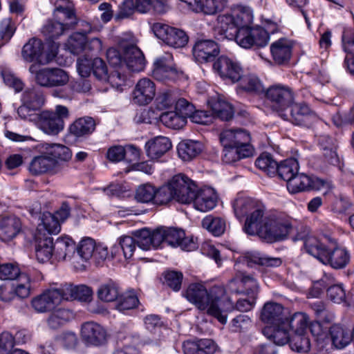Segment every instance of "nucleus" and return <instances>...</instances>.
Returning a JSON list of instances; mask_svg holds the SVG:
<instances>
[{
    "label": "nucleus",
    "instance_id": "412c9836",
    "mask_svg": "<svg viewBox=\"0 0 354 354\" xmlns=\"http://www.w3.org/2000/svg\"><path fill=\"white\" fill-rule=\"evenodd\" d=\"M124 65L132 72H139L145 67L142 52L135 45L123 46Z\"/></svg>",
    "mask_w": 354,
    "mask_h": 354
},
{
    "label": "nucleus",
    "instance_id": "bb28decb",
    "mask_svg": "<svg viewBox=\"0 0 354 354\" xmlns=\"http://www.w3.org/2000/svg\"><path fill=\"white\" fill-rule=\"evenodd\" d=\"M192 202L197 210L205 212L214 208L217 202V196L212 188L201 189L198 190Z\"/></svg>",
    "mask_w": 354,
    "mask_h": 354
},
{
    "label": "nucleus",
    "instance_id": "7ed1b4c3",
    "mask_svg": "<svg viewBox=\"0 0 354 354\" xmlns=\"http://www.w3.org/2000/svg\"><path fill=\"white\" fill-rule=\"evenodd\" d=\"M264 93L272 109L277 112L282 118H288L286 111L295 102L293 90L288 86L277 84L269 86Z\"/></svg>",
    "mask_w": 354,
    "mask_h": 354
},
{
    "label": "nucleus",
    "instance_id": "ea45409f",
    "mask_svg": "<svg viewBox=\"0 0 354 354\" xmlns=\"http://www.w3.org/2000/svg\"><path fill=\"white\" fill-rule=\"evenodd\" d=\"M46 153L50 158L55 160V166L59 169L60 163L68 161L72 156L71 151L67 147L59 144H45Z\"/></svg>",
    "mask_w": 354,
    "mask_h": 354
},
{
    "label": "nucleus",
    "instance_id": "0eeeda50",
    "mask_svg": "<svg viewBox=\"0 0 354 354\" xmlns=\"http://www.w3.org/2000/svg\"><path fill=\"white\" fill-rule=\"evenodd\" d=\"M29 71L35 75V80L37 84L45 88L63 86L69 81L68 74L59 68H43L35 70V66L31 65Z\"/></svg>",
    "mask_w": 354,
    "mask_h": 354
},
{
    "label": "nucleus",
    "instance_id": "e433bc0d",
    "mask_svg": "<svg viewBox=\"0 0 354 354\" xmlns=\"http://www.w3.org/2000/svg\"><path fill=\"white\" fill-rule=\"evenodd\" d=\"M20 220L15 217H5L0 219V239L8 241L17 236L21 230Z\"/></svg>",
    "mask_w": 354,
    "mask_h": 354
},
{
    "label": "nucleus",
    "instance_id": "13d9d810",
    "mask_svg": "<svg viewBox=\"0 0 354 354\" xmlns=\"http://www.w3.org/2000/svg\"><path fill=\"white\" fill-rule=\"evenodd\" d=\"M350 256L345 248L333 241V268H344L349 262Z\"/></svg>",
    "mask_w": 354,
    "mask_h": 354
},
{
    "label": "nucleus",
    "instance_id": "de8ad7c7",
    "mask_svg": "<svg viewBox=\"0 0 354 354\" xmlns=\"http://www.w3.org/2000/svg\"><path fill=\"white\" fill-rule=\"evenodd\" d=\"M160 121L167 127L173 129L183 128L186 122L187 118L175 111H167L160 115Z\"/></svg>",
    "mask_w": 354,
    "mask_h": 354
},
{
    "label": "nucleus",
    "instance_id": "393cba45",
    "mask_svg": "<svg viewBox=\"0 0 354 354\" xmlns=\"http://www.w3.org/2000/svg\"><path fill=\"white\" fill-rule=\"evenodd\" d=\"M152 75L158 81L174 82L182 75V72L177 71L165 59H158L154 62Z\"/></svg>",
    "mask_w": 354,
    "mask_h": 354
},
{
    "label": "nucleus",
    "instance_id": "aec40b11",
    "mask_svg": "<svg viewBox=\"0 0 354 354\" xmlns=\"http://www.w3.org/2000/svg\"><path fill=\"white\" fill-rule=\"evenodd\" d=\"M286 312L280 304L267 302L264 304L261 312V320L271 326L283 324L286 321Z\"/></svg>",
    "mask_w": 354,
    "mask_h": 354
},
{
    "label": "nucleus",
    "instance_id": "dca6fc26",
    "mask_svg": "<svg viewBox=\"0 0 354 354\" xmlns=\"http://www.w3.org/2000/svg\"><path fill=\"white\" fill-rule=\"evenodd\" d=\"M325 185V181L307 176L305 174H299V171L287 183V189L291 194L308 191L310 189H319Z\"/></svg>",
    "mask_w": 354,
    "mask_h": 354
},
{
    "label": "nucleus",
    "instance_id": "f704fd0d",
    "mask_svg": "<svg viewBox=\"0 0 354 354\" xmlns=\"http://www.w3.org/2000/svg\"><path fill=\"white\" fill-rule=\"evenodd\" d=\"M203 149V144L193 140H183L177 147L178 155L184 161L193 160L202 152Z\"/></svg>",
    "mask_w": 354,
    "mask_h": 354
},
{
    "label": "nucleus",
    "instance_id": "6ab92c4d",
    "mask_svg": "<svg viewBox=\"0 0 354 354\" xmlns=\"http://www.w3.org/2000/svg\"><path fill=\"white\" fill-rule=\"evenodd\" d=\"M60 291L63 301L78 300L89 302L92 299L93 291L91 288L85 285L74 286L72 283L61 285Z\"/></svg>",
    "mask_w": 354,
    "mask_h": 354
},
{
    "label": "nucleus",
    "instance_id": "bf43d9fd",
    "mask_svg": "<svg viewBox=\"0 0 354 354\" xmlns=\"http://www.w3.org/2000/svg\"><path fill=\"white\" fill-rule=\"evenodd\" d=\"M239 88L247 92L256 94L263 93V87L261 81L253 75L245 76L241 82Z\"/></svg>",
    "mask_w": 354,
    "mask_h": 354
},
{
    "label": "nucleus",
    "instance_id": "4d7b16f0",
    "mask_svg": "<svg viewBox=\"0 0 354 354\" xmlns=\"http://www.w3.org/2000/svg\"><path fill=\"white\" fill-rule=\"evenodd\" d=\"M352 337L348 330L339 325L333 326V346L337 348H343L351 341Z\"/></svg>",
    "mask_w": 354,
    "mask_h": 354
},
{
    "label": "nucleus",
    "instance_id": "338daca9",
    "mask_svg": "<svg viewBox=\"0 0 354 354\" xmlns=\"http://www.w3.org/2000/svg\"><path fill=\"white\" fill-rule=\"evenodd\" d=\"M139 304L137 296L133 292H128L123 294L119 298L116 308L120 311L133 309Z\"/></svg>",
    "mask_w": 354,
    "mask_h": 354
},
{
    "label": "nucleus",
    "instance_id": "9b49d317",
    "mask_svg": "<svg viewBox=\"0 0 354 354\" xmlns=\"http://www.w3.org/2000/svg\"><path fill=\"white\" fill-rule=\"evenodd\" d=\"M171 181L174 199L183 204L192 203L198 190L194 182L183 174L174 176Z\"/></svg>",
    "mask_w": 354,
    "mask_h": 354
},
{
    "label": "nucleus",
    "instance_id": "0e129e2a",
    "mask_svg": "<svg viewBox=\"0 0 354 354\" xmlns=\"http://www.w3.org/2000/svg\"><path fill=\"white\" fill-rule=\"evenodd\" d=\"M243 149L233 147L231 146L223 147L222 161L225 164H232L241 158H248L250 156H245Z\"/></svg>",
    "mask_w": 354,
    "mask_h": 354
},
{
    "label": "nucleus",
    "instance_id": "052dcab7",
    "mask_svg": "<svg viewBox=\"0 0 354 354\" xmlns=\"http://www.w3.org/2000/svg\"><path fill=\"white\" fill-rule=\"evenodd\" d=\"M241 287H243V294L248 297H257L259 287L257 281L252 276L241 272Z\"/></svg>",
    "mask_w": 354,
    "mask_h": 354
},
{
    "label": "nucleus",
    "instance_id": "a18cd8bd",
    "mask_svg": "<svg viewBox=\"0 0 354 354\" xmlns=\"http://www.w3.org/2000/svg\"><path fill=\"white\" fill-rule=\"evenodd\" d=\"M22 103L33 109H39L44 104V96L39 90L32 88L26 89L22 94Z\"/></svg>",
    "mask_w": 354,
    "mask_h": 354
},
{
    "label": "nucleus",
    "instance_id": "b1692460",
    "mask_svg": "<svg viewBox=\"0 0 354 354\" xmlns=\"http://www.w3.org/2000/svg\"><path fill=\"white\" fill-rule=\"evenodd\" d=\"M239 26L232 15H223L218 17L217 35L219 39L234 40L239 31Z\"/></svg>",
    "mask_w": 354,
    "mask_h": 354
},
{
    "label": "nucleus",
    "instance_id": "2eb2a0df",
    "mask_svg": "<svg viewBox=\"0 0 354 354\" xmlns=\"http://www.w3.org/2000/svg\"><path fill=\"white\" fill-rule=\"evenodd\" d=\"M155 95V83L149 78H142L138 81L132 91V102L140 106L147 105Z\"/></svg>",
    "mask_w": 354,
    "mask_h": 354
},
{
    "label": "nucleus",
    "instance_id": "09e8293b",
    "mask_svg": "<svg viewBox=\"0 0 354 354\" xmlns=\"http://www.w3.org/2000/svg\"><path fill=\"white\" fill-rule=\"evenodd\" d=\"M212 110L216 117L222 120H229L234 115L232 105L224 100L218 99L212 104Z\"/></svg>",
    "mask_w": 354,
    "mask_h": 354
},
{
    "label": "nucleus",
    "instance_id": "4468645a",
    "mask_svg": "<svg viewBox=\"0 0 354 354\" xmlns=\"http://www.w3.org/2000/svg\"><path fill=\"white\" fill-rule=\"evenodd\" d=\"M213 68L222 79L232 83L239 82L242 77L240 65L226 56L219 57L214 63Z\"/></svg>",
    "mask_w": 354,
    "mask_h": 354
},
{
    "label": "nucleus",
    "instance_id": "473e14b6",
    "mask_svg": "<svg viewBox=\"0 0 354 354\" xmlns=\"http://www.w3.org/2000/svg\"><path fill=\"white\" fill-rule=\"evenodd\" d=\"M95 243L93 239L86 238L82 239L78 247L76 248L77 252L74 251V255L72 256L73 263H82L79 266H76L79 269L84 268V262H86L93 257L95 250Z\"/></svg>",
    "mask_w": 354,
    "mask_h": 354
},
{
    "label": "nucleus",
    "instance_id": "3c124183",
    "mask_svg": "<svg viewBox=\"0 0 354 354\" xmlns=\"http://www.w3.org/2000/svg\"><path fill=\"white\" fill-rule=\"evenodd\" d=\"M97 297L103 301L111 302L118 299L119 296L118 286L111 281L100 286L97 292Z\"/></svg>",
    "mask_w": 354,
    "mask_h": 354
},
{
    "label": "nucleus",
    "instance_id": "6e6d98bb",
    "mask_svg": "<svg viewBox=\"0 0 354 354\" xmlns=\"http://www.w3.org/2000/svg\"><path fill=\"white\" fill-rule=\"evenodd\" d=\"M255 203L250 198H240L234 203V210L237 218H243L256 209Z\"/></svg>",
    "mask_w": 354,
    "mask_h": 354
},
{
    "label": "nucleus",
    "instance_id": "603ef678",
    "mask_svg": "<svg viewBox=\"0 0 354 354\" xmlns=\"http://www.w3.org/2000/svg\"><path fill=\"white\" fill-rule=\"evenodd\" d=\"M172 199H174V193L171 180L167 185L160 187L158 189H155L154 205H166Z\"/></svg>",
    "mask_w": 354,
    "mask_h": 354
},
{
    "label": "nucleus",
    "instance_id": "680f3d73",
    "mask_svg": "<svg viewBox=\"0 0 354 354\" xmlns=\"http://www.w3.org/2000/svg\"><path fill=\"white\" fill-rule=\"evenodd\" d=\"M155 189L156 187L150 184H144L139 186L136 192V200L140 203H152L153 204Z\"/></svg>",
    "mask_w": 354,
    "mask_h": 354
},
{
    "label": "nucleus",
    "instance_id": "a878e982",
    "mask_svg": "<svg viewBox=\"0 0 354 354\" xmlns=\"http://www.w3.org/2000/svg\"><path fill=\"white\" fill-rule=\"evenodd\" d=\"M304 245L309 254L316 257L324 264L332 265L331 252L315 236H309Z\"/></svg>",
    "mask_w": 354,
    "mask_h": 354
},
{
    "label": "nucleus",
    "instance_id": "20e7f679",
    "mask_svg": "<svg viewBox=\"0 0 354 354\" xmlns=\"http://www.w3.org/2000/svg\"><path fill=\"white\" fill-rule=\"evenodd\" d=\"M292 229V224L288 219L274 215L265 216L259 236L266 242L273 243L284 239Z\"/></svg>",
    "mask_w": 354,
    "mask_h": 354
},
{
    "label": "nucleus",
    "instance_id": "f8f14e48",
    "mask_svg": "<svg viewBox=\"0 0 354 354\" xmlns=\"http://www.w3.org/2000/svg\"><path fill=\"white\" fill-rule=\"evenodd\" d=\"M62 301L63 297L60 287L51 288L33 297L30 304L35 312L45 313L53 310Z\"/></svg>",
    "mask_w": 354,
    "mask_h": 354
},
{
    "label": "nucleus",
    "instance_id": "4c0bfd02",
    "mask_svg": "<svg viewBox=\"0 0 354 354\" xmlns=\"http://www.w3.org/2000/svg\"><path fill=\"white\" fill-rule=\"evenodd\" d=\"M96 122L91 117L76 120L69 127L70 133L77 138L86 137L95 131Z\"/></svg>",
    "mask_w": 354,
    "mask_h": 354
},
{
    "label": "nucleus",
    "instance_id": "49530a36",
    "mask_svg": "<svg viewBox=\"0 0 354 354\" xmlns=\"http://www.w3.org/2000/svg\"><path fill=\"white\" fill-rule=\"evenodd\" d=\"M72 317V313L65 308L54 310L48 317V326L52 329H57L68 322Z\"/></svg>",
    "mask_w": 354,
    "mask_h": 354
},
{
    "label": "nucleus",
    "instance_id": "72a5a7b5",
    "mask_svg": "<svg viewBox=\"0 0 354 354\" xmlns=\"http://www.w3.org/2000/svg\"><path fill=\"white\" fill-rule=\"evenodd\" d=\"M270 52L275 63L283 64L291 57L292 46L288 40L280 39L271 44Z\"/></svg>",
    "mask_w": 354,
    "mask_h": 354
},
{
    "label": "nucleus",
    "instance_id": "f03ea898",
    "mask_svg": "<svg viewBox=\"0 0 354 354\" xmlns=\"http://www.w3.org/2000/svg\"><path fill=\"white\" fill-rule=\"evenodd\" d=\"M312 308L318 321L312 326L311 332L316 336L317 344L323 349L326 345L332 344V315L322 301L314 303Z\"/></svg>",
    "mask_w": 354,
    "mask_h": 354
},
{
    "label": "nucleus",
    "instance_id": "9d476101",
    "mask_svg": "<svg viewBox=\"0 0 354 354\" xmlns=\"http://www.w3.org/2000/svg\"><path fill=\"white\" fill-rule=\"evenodd\" d=\"M86 28L82 32H76L72 34L66 43V48L74 55H78L86 49L91 51L98 52L102 49V41L97 37L87 41L86 34L91 30L90 24H86Z\"/></svg>",
    "mask_w": 354,
    "mask_h": 354
},
{
    "label": "nucleus",
    "instance_id": "c85d7f7f",
    "mask_svg": "<svg viewBox=\"0 0 354 354\" xmlns=\"http://www.w3.org/2000/svg\"><path fill=\"white\" fill-rule=\"evenodd\" d=\"M171 142L168 138L156 137L146 143L147 155L151 160H158L171 148Z\"/></svg>",
    "mask_w": 354,
    "mask_h": 354
},
{
    "label": "nucleus",
    "instance_id": "58836bf2",
    "mask_svg": "<svg viewBox=\"0 0 354 354\" xmlns=\"http://www.w3.org/2000/svg\"><path fill=\"white\" fill-rule=\"evenodd\" d=\"M55 160H50L46 152L44 154L35 157L29 167L30 171L35 174H41L47 172H57L58 169L55 166Z\"/></svg>",
    "mask_w": 354,
    "mask_h": 354
},
{
    "label": "nucleus",
    "instance_id": "7c9ffc66",
    "mask_svg": "<svg viewBox=\"0 0 354 354\" xmlns=\"http://www.w3.org/2000/svg\"><path fill=\"white\" fill-rule=\"evenodd\" d=\"M75 242L69 237H59L53 241V257L57 260H66L71 258L75 250Z\"/></svg>",
    "mask_w": 354,
    "mask_h": 354
},
{
    "label": "nucleus",
    "instance_id": "a19ab883",
    "mask_svg": "<svg viewBox=\"0 0 354 354\" xmlns=\"http://www.w3.org/2000/svg\"><path fill=\"white\" fill-rule=\"evenodd\" d=\"M286 325L293 333H307L309 324L308 316L304 313L297 312L286 316Z\"/></svg>",
    "mask_w": 354,
    "mask_h": 354
},
{
    "label": "nucleus",
    "instance_id": "69168bd1",
    "mask_svg": "<svg viewBox=\"0 0 354 354\" xmlns=\"http://www.w3.org/2000/svg\"><path fill=\"white\" fill-rule=\"evenodd\" d=\"M252 47H264L269 40V35L266 30L260 26L250 27Z\"/></svg>",
    "mask_w": 354,
    "mask_h": 354
},
{
    "label": "nucleus",
    "instance_id": "39448f33",
    "mask_svg": "<svg viewBox=\"0 0 354 354\" xmlns=\"http://www.w3.org/2000/svg\"><path fill=\"white\" fill-rule=\"evenodd\" d=\"M69 115L66 106L57 105L55 111H44L39 113L36 125L45 133L48 135H57L63 130L64 120Z\"/></svg>",
    "mask_w": 354,
    "mask_h": 354
},
{
    "label": "nucleus",
    "instance_id": "c756f323",
    "mask_svg": "<svg viewBox=\"0 0 354 354\" xmlns=\"http://www.w3.org/2000/svg\"><path fill=\"white\" fill-rule=\"evenodd\" d=\"M263 333L276 345L283 346L287 343L290 344L291 336L289 335V328L286 321L283 322V324L265 328Z\"/></svg>",
    "mask_w": 354,
    "mask_h": 354
},
{
    "label": "nucleus",
    "instance_id": "ddd939ff",
    "mask_svg": "<svg viewBox=\"0 0 354 354\" xmlns=\"http://www.w3.org/2000/svg\"><path fill=\"white\" fill-rule=\"evenodd\" d=\"M290 110L288 118L284 120L290 121L298 126L310 127L318 121V116L315 111L306 104L293 103Z\"/></svg>",
    "mask_w": 354,
    "mask_h": 354
},
{
    "label": "nucleus",
    "instance_id": "c9c22d12",
    "mask_svg": "<svg viewBox=\"0 0 354 354\" xmlns=\"http://www.w3.org/2000/svg\"><path fill=\"white\" fill-rule=\"evenodd\" d=\"M243 263L248 267H253L255 265L278 267L281 264L282 261L280 258L270 257L255 252H248L243 256Z\"/></svg>",
    "mask_w": 354,
    "mask_h": 354
},
{
    "label": "nucleus",
    "instance_id": "774afa93",
    "mask_svg": "<svg viewBox=\"0 0 354 354\" xmlns=\"http://www.w3.org/2000/svg\"><path fill=\"white\" fill-rule=\"evenodd\" d=\"M42 226L48 234H58L61 230L60 221L50 212H46L42 216Z\"/></svg>",
    "mask_w": 354,
    "mask_h": 354
},
{
    "label": "nucleus",
    "instance_id": "e2e57ef3",
    "mask_svg": "<svg viewBox=\"0 0 354 354\" xmlns=\"http://www.w3.org/2000/svg\"><path fill=\"white\" fill-rule=\"evenodd\" d=\"M233 17L239 26H248V24L252 21L253 16L250 8L243 6H238L233 11Z\"/></svg>",
    "mask_w": 354,
    "mask_h": 354
},
{
    "label": "nucleus",
    "instance_id": "a211bd4d",
    "mask_svg": "<svg viewBox=\"0 0 354 354\" xmlns=\"http://www.w3.org/2000/svg\"><path fill=\"white\" fill-rule=\"evenodd\" d=\"M192 52L196 62L206 63L213 61L220 49L218 44L212 39H200L196 41Z\"/></svg>",
    "mask_w": 354,
    "mask_h": 354
},
{
    "label": "nucleus",
    "instance_id": "1a4fd4ad",
    "mask_svg": "<svg viewBox=\"0 0 354 354\" xmlns=\"http://www.w3.org/2000/svg\"><path fill=\"white\" fill-rule=\"evenodd\" d=\"M250 133L241 129H230L223 131L220 134V142L223 147L231 146L243 149L244 155L252 156L254 148L250 145Z\"/></svg>",
    "mask_w": 354,
    "mask_h": 354
},
{
    "label": "nucleus",
    "instance_id": "f257e3e1",
    "mask_svg": "<svg viewBox=\"0 0 354 354\" xmlns=\"http://www.w3.org/2000/svg\"><path fill=\"white\" fill-rule=\"evenodd\" d=\"M185 297L201 310L216 319L221 324H225L227 314L234 309L232 301L225 294L223 286H214L209 290L201 283L189 285Z\"/></svg>",
    "mask_w": 354,
    "mask_h": 354
},
{
    "label": "nucleus",
    "instance_id": "cd10ccee",
    "mask_svg": "<svg viewBox=\"0 0 354 354\" xmlns=\"http://www.w3.org/2000/svg\"><path fill=\"white\" fill-rule=\"evenodd\" d=\"M217 346L210 339H201L196 341L187 340L183 343L185 354H214Z\"/></svg>",
    "mask_w": 354,
    "mask_h": 354
},
{
    "label": "nucleus",
    "instance_id": "8fccbe9b",
    "mask_svg": "<svg viewBox=\"0 0 354 354\" xmlns=\"http://www.w3.org/2000/svg\"><path fill=\"white\" fill-rule=\"evenodd\" d=\"M292 350L298 353H308L310 348V341L307 333H293L290 341Z\"/></svg>",
    "mask_w": 354,
    "mask_h": 354
},
{
    "label": "nucleus",
    "instance_id": "c03bdc74",
    "mask_svg": "<svg viewBox=\"0 0 354 354\" xmlns=\"http://www.w3.org/2000/svg\"><path fill=\"white\" fill-rule=\"evenodd\" d=\"M299 163L295 158L286 159L280 164L277 165L276 174L279 178L288 183V181L294 177L299 171Z\"/></svg>",
    "mask_w": 354,
    "mask_h": 354
},
{
    "label": "nucleus",
    "instance_id": "79ce46f5",
    "mask_svg": "<svg viewBox=\"0 0 354 354\" xmlns=\"http://www.w3.org/2000/svg\"><path fill=\"white\" fill-rule=\"evenodd\" d=\"M263 211L260 208H256L247 217L243 230L249 235H258L259 231L263 223Z\"/></svg>",
    "mask_w": 354,
    "mask_h": 354
},
{
    "label": "nucleus",
    "instance_id": "4be33fe9",
    "mask_svg": "<svg viewBox=\"0 0 354 354\" xmlns=\"http://www.w3.org/2000/svg\"><path fill=\"white\" fill-rule=\"evenodd\" d=\"M124 65L132 72H139L145 67L142 52L135 45L123 46Z\"/></svg>",
    "mask_w": 354,
    "mask_h": 354
},
{
    "label": "nucleus",
    "instance_id": "423d86ee",
    "mask_svg": "<svg viewBox=\"0 0 354 354\" xmlns=\"http://www.w3.org/2000/svg\"><path fill=\"white\" fill-rule=\"evenodd\" d=\"M55 15L59 20L62 21L48 20L41 29L44 35L50 40L59 37L65 30L75 23L74 11L69 6L57 7Z\"/></svg>",
    "mask_w": 354,
    "mask_h": 354
},
{
    "label": "nucleus",
    "instance_id": "5fc2aeb1",
    "mask_svg": "<svg viewBox=\"0 0 354 354\" xmlns=\"http://www.w3.org/2000/svg\"><path fill=\"white\" fill-rule=\"evenodd\" d=\"M255 165L268 176H272L276 174L278 163L270 153H263L256 160Z\"/></svg>",
    "mask_w": 354,
    "mask_h": 354
},
{
    "label": "nucleus",
    "instance_id": "5701e85b",
    "mask_svg": "<svg viewBox=\"0 0 354 354\" xmlns=\"http://www.w3.org/2000/svg\"><path fill=\"white\" fill-rule=\"evenodd\" d=\"M35 252L39 263L49 261L53 257V238L46 234L37 233L35 235Z\"/></svg>",
    "mask_w": 354,
    "mask_h": 354
},
{
    "label": "nucleus",
    "instance_id": "2f4dec72",
    "mask_svg": "<svg viewBox=\"0 0 354 354\" xmlns=\"http://www.w3.org/2000/svg\"><path fill=\"white\" fill-rule=\"evenodd\" d=\"M44 51L42 41L36 38H32L24 44L21 50V56L26 62L41 63V56Z\"/></svg>",
    "mask_w": 354,
    "mask_h": 354
},
{
    "label": "nucleus",
    "instance_id": "f3484780",
    "mask_svg": "<svg viewBox=\"0 0 354 354\" xmlns=\"http://www.w3.org/2000/svg\"><path fill=\"white\" fill-rule=\"evenodd\" d=\"M81 336L86 344L95 346L104 344L107 340L106 330L94 322H85L82 325Z\"/></svg>",
    "mask_w": 354,
    "mask_h": 354
},
{
    "label": "nucleus",
    "instance_id": "6e6552de",
    "mask_svg": "<svg viewBox=\"0 0 354 354\" xmlns=\"http://www.w3.org/2000/svg\"><path fill=\"white\" fill-rule=\"evenodd\" d=\"M151 30L158 39L173 48H183L189 41V37L183 30L161 22L154 23Z\"/></svg>",
    "mask_w": 354,
    "mask_h": 354
},
{
    "label": "nucleus",
    "instance_id": "37998d69",
    "mask_svg": "<svg viewBox=\"0 0 354 354\" xmlns=\"http://www.w3.org/2000/svg\"><path fill=\"white\" fill-rule=\"evenodd\" d=\"M196 12L203 13L207 15H214L224 10L227 3V0H198Z\"/></svg>",
    "mask_w": 354,
    "mask_h": 354
},
{
    "label": "nucleus",
    "instance_id": "864d4df0",
    "mask_svg": "<svg viewBox=\"0 0 354 354\" xmlns=\"http://www.w3.org/2000/svg\"><path fill=\"white\" fill-rule=\"evenodd\" d=\"M202 226L214 236L221 235L225 229V221L218 217L207 216L202 221Z\"/></svg>",
    "mask_w": 354,
    "mask_h": 354
}]
</instances>
